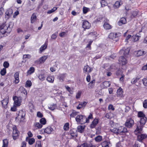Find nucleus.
Segmentation results:
<instances>
[{
	"label": "nucleus",
	"mask_w": 147,
	"mask_h": 147,
	"mask_svg": "<svg viewBox=\"0 0 147 147\" xmlns=\"http://www.w3.org/2000/svg\"><path fill=\"white\" fill-rule=\"evenodd\" d=\"M35 147H41V142L39 141H37L36 142Z\"/></svg>",
	"instance_id": "nucleus-53"
},
{
	"label": "nucleus",
	"mask_w": 147,
	"mask_h": 147,
	"mask_svg": "<svg viewBox=\"0 0 147 147\" xmlns=\"http://www.w3.org/2000/svg\"><path fill=\"white\" fill-rule=\"evenodd\" d=\"M126 20L125 18H122L118 22V24L120 26H121L123 24L126 23Z\"/></svg>",
	"instance_id": "nucleus-22"
},
{
	"label": "nucleus",
	"mask_w": 147,
	"mask_h": 147,
	"mask_svg": "<svg viewBox=\"0 0 147 147\" xmlns=\"http://www.w3.org/2000/svg\"><path fill=\"white\" fill-rule=\"evenodd\" d=\"M98 123V120L97 119H95L90 124V127L91 128H94Z\"/></svg>",
	"instance_id": "nucleus-16"
},
{
	"label": "nucleus",
	"mask_w": 147,
	"mask_h": 147,
	"mask_svg": "<svg viewBox=\"0 0 147 147\" xmlns=\"http://www.w3.org/2000/svg\"><path fill=\"white\" fill-rule=\"evenodd\" d=\"M26 140L28 141L29 144L30 145L33 144L35 142V140L34 138H29L28 137L26 138Z\"/></svg>",
	"instance_id": "nucleus-27"
},
{
	"label": "nucleus",
	"mask_w": 147,
	"mask_h": 147,
	"mask_svg": "<svg viewBox=\"0 0 147 147\" xmlns=\"http://www.w3.org/2000/svg\"><path fill=\"white\" fill-rule=\"evenodd\" d=\"M9 65V64L7 62L5 61L4 62L3 66L5 68H8Z\"/></svg>",
	"instance_id": "nucleus-56"
},
{
	"label": "nucleus",
	"mask_w": 147,
	"mask_h": 147,
	"mask_svg": "<svg viewBox=\"0 0 147 147\" xmlns=\"http://www.w3.org/2000/svg\"><path fill=\"white\" fill-rule=\"evenodd\" d=\"M8 144V140L5 139L3 140V144L2 147H7Z\"/></svg>",
	"instance_id": "nucleus-36"
},
{
	"label": "nucleus",
	"mask_w": 147,
	"mask_h": 147,
	"mask_svg": "<svg viewBox=\"0 0 147 147\" xmlns=\"http://www.w3.org/2000/svg\"><path fill=\"white\" fill-rule=\"evenodd\" d=\"M146 121V117L141 118L139 122H138L137 128L135 130L134 132L136 134L140 132L142 130V128Z\"/></svg>",
	"instance_id": "nucleus-2"
},
{
	"label": "nucleus",
	"mask_w": 147,
	"mask_h": 147,
	"mask_svg": "<svg viewBox=\"0 0 147 147\" xmlns=\"http://www.w3.org/2000/svg\"><path fill=\"white\" fill-rule=\"evenodd\" d=\"M67 33V32H62L59 34V36L61 37H64L66 35Z\"/></svg>",
	"instance_id": "nucleus-60"
},
{
	"label": "nucleus",
	"mask_w": 147,
	"mask_h": 147,
	"mask_svg": "<svg viewBox=\"0 0 147 147\" xmlns=\"http://www.w3.org/2000/svg\"><path fill=\"white\" fill-rule=\"evenodd\" d=\"M132 38L134 41H136L139 39L138 36L135 35L132 36Z\"/></svg>",
	"instance_id": "nucleus-58"
},
{
	"label": "nucleus",
	"mask_w": 147,
	"mask_h": 147,
	"mask_svg": "<svg viewBox=\"0 0 147 147\" xmlns=\"http://www.w3.org/2000/svg\"><path fill=\"white\" fill-rule=\"evenodd\" d=\"M49 109L51 110H54L56 107V105L55 104H53L52 105H50L49 106Z\"/></svg>",
	"instance_id": "nucleus-40"
},
{
	"label": "nucleus",
	"mask_w": 147,
	"mask_h": 147,
	"mask_svg": "<svg viewBox=\"0 0 147 147\" xmlns=\"http://www.w3.org/2000/svg\"><path fill=\"white\" fill-rule=\"evenodd\" d=\"M111 84L110 82L108 81H105L102 83V86L103 88H105L110 86Z\"/></svg>",
	"instance_id": "nucleus-18"
},
{
	"label": "nucleus",
	"mask_w": 147,
	"mask_h": 147,
	"mask_svg": "<svg viewBox=\"0 0 147 147\" xmlns=\"http://www.w3.org/2000/svg\"><path fill=\"white\" fill-rule=\"evenodd\" d=\"M102 140V137L100 136H98L95 138L96 141L97 142H100Z\"/></svg>",
	"instance_id": "nucleus-42"
},
{
	"label": "nucleus",
	"mask_w": 147,
	"mask_h": 147,
	"mask_svg": "<svg viewBox=\"0 0 147 147\" xmlns=\"http://www.w3.org/2000/svg\"><path fill=\"white\" fill-rule=\"evenodd\" d=\"M114 117V115L112 113H109L106 114L105 117L108 119H111Z\"/></svg>",
	"instance_id": "nucleus-35"
},
{
	"label": "nucleus",
	"mask_w": 147,
	"mask_h": 147,
	"mask_svg": "<svg viewBox=\"0 0 147 147\" xmlns=\"http://www.w3.org/2000/svg\"><path fill=\"white\" fill-rule=\"evenodd\" d=\"M142 82L144 85L147 86V78H144L142 80Z\"/></svg>",
	"instance_id": "nucleus-64"
},
{
	"label": "nucleus",
	"mask_w": 147,
	"mask_h": 147,
	"mask_svg": "<svg viewBox=\"0 0 147 147\" xmlns=\"http://www.w3.org/2000/svg\"><path fill=\"white\" fill-rule=\"evenodd\" d=\"M9 97L7 96L6 98L1 101V104L3 108L6 109L7 107V104L8 102Z\"/></svg>",
	"instance_id": "nucleus-9"
},
{
	"label": "nucleus",
	"mask_w": 147,
	"mask_h": 147,
	"mask_svg": "<svg viewBox=\"0 0 147 147\" xmlns=\"http://www.w3.org/2000/svg\"><path fill=\"white\" fill-rule=\"evenodd\" d=\"M36 17L35 14L33 13L31 17V22L33 23L36 20Z\"/></svg>",
	"instance_id": "nucleus-34"
},
{
	"label": "nucleus",
	"mask_w": 147,
	"mask_h": 147,
	"mask_svg": "<svg viewBox=\"0 0 147 147\" xmlns=\"http://www.w3.org/2000/svg\"><path fill=\"white\" fill-rule=\"evenodd\" d=\"M147 136L146 135L144 134L138 135V140L140 142H142V140L146 138Z\"/></svg>",
	"instance_id": "nucleus-23"
},
{
	"label": "nucleus",
	"mask_w": 147,
	"mask_h": 147,
	"mask_svg": "<svg viewBox=\"0 0 147 147\" xmlns=\"http://www.w3.org/2000/svg\"><path fill=\"white\" fill-rule=\"evenodd\" d=\"M128 132V131L127 129L124 127H123V128L121 132V134L122 133H125Z\"/></svg>",
	"instance_id": "nucleus-59"
},
{
	"label": "nucleus",
	"mask_w": 147,
	"mask_h": 147,
	"mask_svg": "<svg viewBox=\"0 0 147 147\" xmlns=\"http://www.w3.org/2000/svg\"><path fill=\"white\" fill-rule=\"evenodd\" d=\"M121 1H117L115 2L114 6L115 8H118L122 4V3H121Z\"/></svg>",
	"instance_id": "nucleus-37"
},
{
	"label": "nucleus",
	"mask_w": 147,
	"mask_h": 147,
	"mask_svg": "<svg viewBox=\"0 0 147 147\" xmlns=\"http://www.w3.org/2000/svg\"><path fill=\"white\" fill-rule=\"evenodd\" d=\"M108 109L109 110L111 109L113 111H114L115 110V108L113 107V105L111 104H110L109 105Z\"/></svg>",
	"instance_id": "nucleus-61"
},
{
	"label": "nucleus",
	"mask_w": 147,
	"mask_h": 147,
	"mask_svg": "<svg viewBox=\"0 0 147 147\" xmlns=\"http://www.w3.org/2000/svg\"><path fill=\"white\" fill-rule=\"evenodd\" d=\"M40 123L42 124L45 125L46 123V120L45 118H42L40 120Z\"/></svg>",
	"instance_id": "nucleus-52"
},
{
	"label": "nucleus",
	"mask_w": 147,
	"mask_h": 147,
	"mask_svg": "<svg viewBox=\"0 0 147 147\" xmlns=\"http://www.w3.org/2000/svg\"><path fill=\"white\" fill-rule=\"evenodd\" d=\"M13 100L14 101V103L16 106H19L21 105L22 101V98L21 96L18 97L16 96L13 97Z\"/></svg>",
	"instance_id": "nucleus-5"
},
{
	"label": "nucleus",
	"mask_w": 147,
	"mask_h": 147,
	"mask_svg": "<svg viewBox=\"0 0 147 147\" xmlns=\"http://www.w3.org/2000/svg\"><path fill=\"white\" fill-rule=\"evenodd\" d=\"M141 76L140 75H138L136 77L133 78L131 81V84H134L136 83L138 80L141 78Z\"/></svg>",
	"instance_id": "nucleus-17"
},
{
	"label": "nucleus",
	"mask_w": 147,
	"mask_h": 147,
	"mask_svg": "<svg viewBox=\"0 0 147 147\" xmlns=\"http://www.w3.org/2000/svg\"><path fill=\"white\" fill-rule=\"evenodd\" d=\"M32 82L30 80H27L25 85V86L26 87H30L32 86Z\"/></svg>",
	"instance_id": "nucleus-43"
},
{
	"label": "nucleus",
	"mask_w": 147,
	"mask_h": 147,
	"mask_svg": "<svg viewBox=\"0 0 147 147\" xmlns=\"http://www.w3.org/2000/svg\"><path fill=\"white\" fill-rule=\"evenodd\" d=\"M102 147H109L108 142L106 141L103 142L101 144Z\"/></svg>",
	"instance_id": "nucleus-46"
},
{
	"label": "nucleus",
	"mask_w": 147,
	"mask_h": 147,
	"mask_svg": "<svg viewBox=\"0 0 147 147\" xmlns=\"http://www.w3.org/2000/svg\"><path fill=\"white\" fill-rule=\"evenodd\" d=\"M46 77L45 74H41L38 76V78L41 81H43L45 80Z\"/></svg>",
	"instance_id": "nucleus-38"
},
{
	"label": "nucleus",
	"mask_w": 147,
	"mask_h": 147,
	"mask_svg": "<svg viewBox=\"0 0 147 147\" xmlns=\"http://www.w3.org/2000/svg\"><path fill=\"white\" fill-rule=\"evenodd\" d=\"M82 26L84 30H85L86 29H89L91 26L90 24L88 21L86 20H83Z\"/></svg>",
	"instance_id": "nucleus-8"
},
{
	"label": "nucleus",
	"mask_w": 147,
	"mask_h": 147,
	"mask_svg": "<svg viewBox=\"0 0 147 147\" xmlns=\"http://www.w3.org/2000/svg\"><path fill=\"white\" fill-rule=\"evenodd\" d=\"M47 55H44L41 57L39 60V61L40 63H44L46 59L48 58Z\"/></svg>",
	"instance_id": "nucleus-29"
},
{
	"label": "nucleus",
	"mask_w": 147,
	"mask_h": 147,
	"mask_svg": "<svg viewBox=\"0 0 147 147\" xmlns=\"http://www.w3.org/2000/svg\"><path fill=\"white\" fill-rule=\"evenodd\" d=\"M118 36V34L117 33H111L109 36V38L114 40L115 41H117V40L115 39L117 38Z\"/></svg>",
	"instance_id": "nucleus-13"
},
{
	"label": "nucleus",
	"mask_w": 147,
	"mask_h": 147,
	"mask_svg": "<svg viewBox=\"0 0 147 147\" xmlns=\"http://www.w3.org/2000/svg\"><path fill=\"white\" fill-rule=\"evenodd\" d=\"M69 134L71 136V138L76 137L77 136V130L74 129H73L69 131Z\"/></svg>",
	"instance_id": "nucleus-11"
},
{
	"label": "nucleus",
	"mask_w": 147,
	"mask_h": 147,
	"mask_svg": "<svg viewBox=\"0 0 147 147\" xmlns=\"http://www.w3.org/2000/svg\"><path fill=\"white\" fill-rule=\"evenodd\" d=\"M123 89L120 87L117 91V96L120 98H122L124 96V95L123 94Z\"/></svg>",
	"instance_id": "nucleus-7"
},
{
	"label": "nucleus",
	"mask_w": 147,
	"mask_h": 147,
	"mask_svg": "<svg viewBox=\"0 0 147 147\" xmlns=\"http://www.w3.org/2000/svg\"><path fill=\"white\" fill-rule=\"evenodd\" d=\"M31 57V56L29 54L24 55L23 56V59H26V58L30 59Z\"/></svg>",
	"instance_id": "nucleus-63"
},
{
	"label": "nucleus",
	"mask_w": 147,
	"mask_h": 147,
	"mask_svg": "<svg viewBox=\"0 0 147 147\" xmlns=\"http://www.w3.org/2000/svg\"><path fill=\"white\" fill-rule=\"evenodd\" d=\"M104 28L106 30H109L111 29L112 26L107 22H105L103 25Z\"/></svg>",
	"instance_id": "nucleus-30"
},
{
	"label": "nucleus",
	"mask_w": 147,
	"mask_h": 147,
	"mask_svg": "<svg viewBox=\"0 0 147 147\" xmlns=\"http://www.w3.org/2000/svg\"><path fill=\"white\" fill-rule=\"evenodd\" d=\"M44 132L47 134H52L53 131V129L51 127H48L44 129Z\"/></svg>",
	"instance_id": "nucleus-14"
},
{
	"label": "nucleus",
	"mask_w": 147,
	"mask_h": 147,
	"mask_svg": "<svg viewBox=\"0 0 147 147\" xmlns=\"http://www.w3.org/2000/svg\"><path fill=\"white\" fill-rule=\"evenodd\" d=\"M69 128V123H66L64 125L63 129L65 131H67Z\"/></svg>",
	"instance_id": "nucleus-44"
},
{
	"label": "nucleus",
	"mask_w": 147,
	"mask_h": 147,
	"mask_svg": "<svg viewBox=\"0 0 147 147\" xmlns=\"http://www.w3.org/2000/svg\"><path fill=\"white\" fill-rule=\"evenodd\" d=\"M92 70V69H91L88 65H86L83 68L84 72L85 73L87 72L89 73Z\"/></svg>",
	"instance_id": "nucleus-20"
},
{
	"label": "nucleus",
	"mask_w": 147,
	"mask_h": 147,
	"mask_svg": "<svg viewBox=\"0 0 147 147\" xmlns=\"http://www.w3.org/2000/svg\"><path fill=\"white\" fill-rule=\"evenodd\" d=\"M100 4L101 6L102 7H105L107 5V3L105 2V1H101Z\"/></svg>",
	"instance_id": "nucleus-55"
},
{
	"label": "nucleus",
	"mask_w": 147,
	"mask_h": 147,
	"mask_svg": "<svg viewBox=\"0 0 147 147\" xmlns=\"http://www.w3.org/2000/svg\"><path fill=\"white\" fill-rule=\"evenodd\" d=\"M138 117L141 118H144V117H146L145 115L144 114V113L142 112L141 111L139 112L138 113Z\"/></svg>",
	"instance_id": "nucleus-47"
},
{
	"label": "nucleus",
	"mask_w": 147,
	"mask_h": 147,
	"mask_svg": "<svg viewBox=\"0 0 147 147\" xmlns=\"http://www.w3.org/2000/svg\"><path fill=\"white\" fill-rule=\"evenodd\" d=\"M119 63L122 65H125L127 63V61L125 58L123 56L120 57L119 59Z\"/></svg>",
	"instance_id": "nucleus-12"
},
{
	"label": "nucleus",
	"mask_w": 147,
	"mask_h": 147,
	"mask_svg": "<svg viewBox=\"0 0 147 147\" xmlns=\"http://www.w3.org/2000/svg\"><path fill=\"white\" fill-rule=\"evenodd\" d=\"M47 80L49 82L52 83L54 81V78L53 76H49L47 78Z\"/></svg>",
	"instance_id": "nucleus-39"
},
{
	"label": "nucleus",
	"mask_w": 147,
	"mask_h": 147,
	"mask_svg": "<svg viewBox=\"0 0 147 147\" xmlns=\"http://www.w3.org/2000/svg\"><path fill=\"white\" fill-rule=\"evenodd\" d=\"M18 92L21 93H23L26 96L27 94V91L23 87H21L18 90Z\"/></svg>",
	"instance_id": "nucleus-19"
},
{
	"label": "nucleus",
	"mask_w": 147,
	"mask_h": 147,
	"mask_svg": "<svg viewBox=\"0 0 147 147\" xmlns=\"http://www.w3.org/2000/svg\"><path fill=\"white\" fill-rule=\"evenodd\" d=\"M143 107L145 108H147V99L145 100L144 101Z\"/></svg>",
	"instance_id": "nucleus-62"
},
{
	"label": "nucleus",
	"mask_w": 147,
	"mask_h": 147,
	"mask_svg": "<svg viewBox=\"0 0 147 147\" xmlns=\"http://www.w3.org/2000/svg\"><path fill=\"white\" fill-rule=\"evenodd\" d=\"M19 73L18 72H16L14 75V78L15 79V82L16 83H18L19 82Z\"/></svg>",
	"instance_id": "nucleus-24"
},
{
	"label": "nucleus",
	"mask_w": 147,
	"mask_h": 147,
	"mask_svg": "<svg viewBox=\"0 0 147 147\" xmlns=\"http://www.w3.org/2000/svg\"><path fill=\"white\" fill-rule=\"evenodd\" d=\"M34 125L35 127L37 128L36 129L41 128L42 127V125L39 123H36Z\"/></svg>",
	"instance_id": "nucleus-48"
},
{
	"label": "nucleus",
	"mask_w": 147,
	"mask_h": 147,
	"mask_svg": "<svg viewBox=\"0 0 147 147\" xmlns=\"http://www.w3.org/2000/svg\"><path fill=\"white\" fill-rule=\"evenodd\" d=\"M111 132H113L116 134H118V128H114L110 129Z\"/></svg>",
	"instance_id": "nucleus-49"
},
{
	"label": "nucleus",
	"mask_w": 147,
	"mask_h": 147,
	"mask_svg": "<svg viewBox=\"0 0 147 147\" xmlns=\"http://www.w3.org/2000/svg\"><path fill=\"white\" fill-rule=\"evenodd\" d=\"M85 128L84 125H79L77 127V131L80 133H82L84 131Z\"/></svg>",
	"instance_id": "nucleus-28"
},
{
	"label": "nucleus",
	"mask_w": 147,
	"mask_h": 147,
	"mask_svg": "<svg viewBox=\"0 0 147 147\" xmlns=\"http://www.w3.org/2000/svg\"><path fill=\"white\" fill-rule=\"evenodd\" d=\"M146 53L145 51L140 50L137 51L136 55L137 57H139L144 55Z\"/></svg>",
	"instance_id": "nucleus-32"
},
{
	"label": "nucleus",
	"mask_w": 147,
	"mask_h": 147,
	"mask_svg": "<svg viewBox=\"0 0 147 147\" xmlns=\"http://www.w3.org/2000/svg\"><path fill=\"white\" fill-rule=\"evenodd\" d=\"M65 87L66 88L67 91L70 94H72L73 93V91L71 90V88L68 86H65Z\"/></svg>",
	"instance_id": "nucleus-50"
},
{
	"label": "nucleus",
	"mask_w": 147,
	"mask_h": 147,
	"mask_svg": "<svg viewBox=\"0 0 147 147\" xmlns=\"http://www.w3.org/2000/svg\"><path fill=\"white\" fill-rule=\"evenodd\" d=\"M76 121L81 124H83L86 123L88 122V120L84 116L79 115L77 116L76 118Z\"/></svg>",
	"instance_id": "nucleus-3"
},
{
	"label": "nucleus",
	"mask_w": 147,
	"mask_h": 147,
	"mask_svg": "<svg viewBox=\"0 0 147 147\" xmlns=\"http://www.w3.org/2000/svg\"><path fill=\"white\" fill-rule=\"evenodd\" d=\"M95 80L94 79L92 80L88 84V88L89 89H92L93 88L95 85Z\"/></svg>",
	"instance_id": "nucleus-25"
},
{
	"label": "nucleus",
	"mask_w": 147,
	"mask_h": 147,
	"mask_svg": "<svg viewBox=\"0 0 147 147\" xmlns=\"http://www.w3.org/2000/svg\"><path fill=\"white\" fill-rule=\"evenodd\" d=\"M47 44L45 42V44L42 45L40 49L39 53H41L46 49L47 47Z\"/></svg>",
	"instance_id": "nucleus-26"
},
{
	"label": "nucleus",
	"mask_w": 147,
	"mask_h": 147,
	"mask_svg": "<svg viewBox=\"0 0 147 147\" xmlns=\"http://www.w3.org/2000/svg\"><path fill=\"white\" fill-rule=\"evenodd\" d=\"M78 112L75 111H73L70 115V117H74L76 116L78 114Z\"/></svg>",
	"instance_id": "nucleus-51"
},
{
	"label": "nucleus",
	"mask_w": 147,
	"mask_h": 147,
	"mask_svg": "<svg viewBox=\"0 0 147 147\" xmlns=\"http://www.w3.org/2000/svg\"><path fill=\"white\" fill-rule=\"evenodd\" d=\"M34 71L35 69L33 67H30L27 72V75H31L34 72Z\"/></svg>",
	"instance_id": "nucleus-33"
},
{
	"label": "nucleus",
	"mask_w": 147,
	"mask_h": 147,
	"mask_svg": "<svg viewBox=\"0 0 147 147\" xmlns=\"http://www.w3.org/2000/svg\"><path fill=\"white\" fill-rule=\"evenodd\" d=\"M19 133V132L17 129L16 127H13L12 137L14 140H15L18 138Z\"/></svg>",
	"instance_id": "nucleus-6"
},
{
	"label": "nucleus",
	"mask_w": 147,
	"mask_h": 147,
	"mask_svg": "<svg viewBox=\"0 0 147 147\" xmlns=\"http://www.w3.org/2000/svg\"><path fill=\"white\" fill-rule=\"evenodd\" d=\"M13 13V10L11 9H8L6 12V16H7L9 17L11 16Z\"/></svg>",
	"instance_id": "nucleus-31"
},
{
	"label": "nucleus",
	"mask_w": 147,
	"mask_h": 147,
	"mask_svg": "<svg viewBox=\"0 0 147 147\" xmlns=\"http://www.w3.org/2000/svg\"><path fill=\"white\" fill-rule=\"evenodd\" d=\"M82 94V92L80 91H79L77 93L76 95V98L77 99L79 98H80Z\"/></svg>",
	"instance_id": "nucleus-57"
},
{
	"label": "nucleus",
	"mask_w": 147,
	"mask_h": 147,
	"mask_svg": "<svg viewBox=\"0 0 147 147\" xmlns=\"http://www.w3.org/2000/svg\"><path fill=\"white\" fill-rule=\"evenodd\" d=\"M6 69L5 68H3L1 71V74L2 76H4L6 73Z\"/></svg>",
	"instance_id": "nucleus-54"
},
{
	"label": "nucleus",
	"mask_w": 147,
	"mask_h": 147,
	"mask_svg": "<svg viewBox=\"0 0 147 147\" xmlns=\"http://www.w3.org/2000/svg\"><path fill=\"white\" fill-rule=\"evenodd\" d=\"M65 74H60L58 76L59 79L62 82L63 81L65 77Z\"/></svg>",
	"instance_id": "nucleus-41"
},
{
	"label": "nucleus",
	"mask_w": 147,
	"mask_h": 147,
	"mask_svg": "<svg viewBox=\"0 0 147 147\" xmlns=\"http://www.w3.org/2000/svg\"><path fill=\"white\" fill-rule=\"evenodd\" d=\"M134 124V121L133 119L130 117H128L127 118L125 125L126 127L130 128L132 127Z\"/></svg>",
	"instance_id": "nucleus-4"
},
{
	"label": "nucleus",
	"mask_w": 147,
	"mask_h": 147,
	"mask_svg": "<svg viewBox=\"0 0 147 147\" xmlns=\"http://www.w3.org/2000/svg\"><path fill=\"white\" fill-rule=\"evenodd\" d=\"M17 114L18 118H21V119H23L26 113L24 111L21 110L19 111L18 113Z\"/></svg>",
	"instance_id": "nucleus-15"
},
{
	"label": "nucleus",
	"mask_w": 147,
	"mask_h": 147,
	"mask_svg": "<svg viewBox=\"0 0 147 147\" xmlns=\"http://www.w3.org/2000/svg\"><path fill=\"white\" fill-rule=\"evenodd\" d=\"M96 146L90 143H84L77 147H95Z\"/></svg>",
	"instance_id": "nucleus-10"
},
{
	"label": "nucleus",
	"mask_w": 147,
	"mask_h": 147,
	"mask_svg": "<svg viewBox=\"0 0 147 147\" xmlns=\"http://www.w3.org/2000/svg\"><path fill=\"white\" fill-rule=\"evenodd\" d=\"M57 9V7H53L52 9L51 10H49L47 12V13L48 14H51L53 12H54Z\"/></svg>",
	"instance_id": "nucleus-45"
},
{
	"label": "nucleus",
	"mask_w": 147,
	"mask_h": 147,
	"mask_svg": "<svg viewBox=\"0 0 147 147\" xmlns=\"http://www.w3.org/2000/svg\"><path fill=\"white\" fill-rule=\"evenodd\" d=\"M13 26V24L11 22L8 24H5L3 23L0 24V30H1V32L3 34L5 33H9L11 30V28Z\"/></svg>",
	"instance_id": "nucleus-1"
},
{
	"label": "nucleus",
	"mask_w": 147,
	"mask_h": 147,
	"mask_svg": "<svg viewBox=\"0 0 147 147\" xmlns=\"http://www.w3.org/2000/svg\"><path fill=\"white\" fill-rule=\"evenodd\" d=\"M129 51V49L127 48L125 49H122L120 51V53L121 54L122 53H123L124 55L125 56H126V55L128 54Z\"/></svg>",
	"instance_id": "nucleus-21"
}]
</instances>
